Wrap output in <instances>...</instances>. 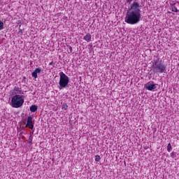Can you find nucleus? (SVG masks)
Segmentation results:
<instances>
[{"label": "nucleus", "mask_w": 179, "mask_h": 179, "mask_svg": "<svg viewBox=\"0 0 179 179\" xmlns=\"http://www.w3.org/2000/svg\"><path fill=\"white\" fill-rule=\"evenodd\" d=\"M141 6L137 1H134L131 6L130 9L127 12L124 18V22L128 24H136L141 22Z\"/></svg>", "instance_id": "f257e3e1"}, {"label": "nucleus", "mask_w": 179, "mask_h": 179, "mask_svg": "<svg viewBox=\"0 0 179 179\" xmlns=\"http://www.w3.org/2000/svg\"><path fill=\"white\" fill-rule=\"evenodd\" d=\"M152 69L155 73H164L166 72V67L162 63L160 59H154V62L152 65Z\"/></svg>", "instance_id": "f03ea898"}, {"label": "nucleus", "mask_w": 179, "mask_h": 179, "mask_svg": "<svg viewBox=\"0 0 179 179\" xmlns=\"http://www.w3.org/2000/svg\"><path fill=\"white\" fill-rule=\"evenodd\" d=\"M24 103V96L20 95H15L11 99V106L14 108H19L23 106Z\"/></svg>", "instance_id": "7ed1b4c3"}, {"label": "nucleus", "mask_w": 179, "mask_h": 179, "mask_svg": "<svg viewBox=\"0 0 179 179\" xmlns=\"http://www.w3.org/2000/svg\"><path fill=\"white\" fill-rule=\"evenodd\" d=\"M59 85L62 89H65L69 84V77L66 76L64 72L61 71L59 73Z\"/></svg>", "instance_id": "20e7f679"}, {"label": "nucleus", "mask_w": 179, "mask_h": 179, "mask_svg": "<svg viewBox=\"0 0 179 179\" xmlns=\"http://www.w3.org/2000/svg\"><path fill=\"white\" fill-rule=\"evenodd\" d=\"M26 128H29V129L34 128V125H33V117L31 116L27 117Z\"/></svg>", "instance_id": "39448f33"}, {"label": "nucleus", "mask_w": 179, "mask_h": 179, "mask_svg": "<svg viewBox=\"0 0 179 179\" xmlns=\"http://www.w3.org/2000/svg\"><path fill=\"white\" fill-rule=\"evenodd\" d=\"M145 87L147 90H150V92L157 88V87L156 86V84H152L150 83V82L145 84Z\"/></svg>", "instance_id": "423d86ee"}, {"label": "nucleus", "mask_w": 179, "mask_h": 179, "mask_svg": "<svg viewBox=\"0 0 179 179\" xmlns=\"http://www.w3.org/2000/svg\"><path fill=\"white\" fill-rule=\"evenodd\" d=\"M37 73H41V69L40 68H36L35 71L31 73L32 78H34L35 79H37Z\"/></svg>", "instance_id": "0eeeda50"}, {"label": "nucleus", "mask_w": 179, "mask_h": 179, "mask_svg": "<svg viewBox=\"0 0 179 179\" xmlns=\"http://www.w3.org/2000/svg\"><path fill=\"white\" fill-rule=\"evenodd\" d=\"M178 7H179V3H175L173 4H171L172 12H178Z\"/></svg>", "instance_id": "6e6552de"}, {"label": "nucleus", "mask_w": 179, "mask_h": 179, "mask_svg": "<svg viewBox=\"0 0 179 179\" xmlns=\"http://www.w3.org/2000/svg\"><path fill=\"white\" fill-rule=\"evenodd\" d=\"M84 40H85V41H87V43L92 41V35L88 33L85 36H84Z\"/></svg>", "instance_id": "1a4fd4ad"}, {"label": "nucleus", "mask_w": 179, "mask_h": 179, "mask_svg": "<svg viewBox=\"0 0 179 179\" xmlns=\"http://www.w3.org/2000/svg\"><path fill=\"white\" fill-rule=\"evenodd\" d=\"M37 110V106L36 105H32L31 107H30V111L31 113H36Z\"/></svg>", "instance_id": "9d476101"}, {"label": "nucleus", "mask_w": 179, "mask_h": 179, "mask_svg": "<svg viewBox=\"0 0 179 179\" xmlns=\"http://www.w3.org/2000/svg\"><path fill=\"white\" fill-rule=\"evenodd\" d=\"M62 110H65V111L68 110V104L63 103Z\"/></svg>", "instance_id": "9b49d317"}, {"label": "nucleus", "mask_w": 179, "mask_h": 179, "mask_svg": "<svg viewBox=\"0 0 179 179\" xmlns=\"http://www.w3.org/2000/svg\"><path fill=\"white\" fill-rule=\"evenodd\" d=\"M173 149V148L171 147V144L169 143L168 146H167V150L168 152H171V150Z\"/></svg>", "instance_id": "f8f14e48"}, {"label": "nucleus", "mask_w": 179, "mask_h": 179, "mask_svg": "<svg viewBox=\"0 0 179 179\" xmlns=\"http://www.w3.org/2000/svg\"><path fill=\"white\" fill-rule=\"evenodd\" d=\"M3 22L0 20V30H3Z\"/></svg>", "instance_id": "ddd939ff"}, {"label": "nucleus", "mask_w": 179, "mask_h": 179, "mask_svg": "<svg viewBox=\"0 0 179 179\" xmlns=\"http://www.w3.org/2000/svg\"><path fill=\"white\" fill-rule=\"evenodd\" d=\"M95 162H100V155L95 156Z\"/></svg>", "instance_id": "4468645a"}, {"label": "nucleus", "mask_w": 179, "mask_h": 179, "mask_svg": "<svg viewBox=\"0 0 179 179\" xmlns=\"http://www.w3.org/2000/svg\"><path fill=\"white\" fill-rule=\"evenodd\" d=\"M29 143H30L31 145V143H33V137L32 136H29Z\"/></svg>", "instance_id": "2eb2a0df"}, {"label": "nucleus", "mask_w": 179, "mask_h": 179, "mask_svg": "<svg viewBox=\"0 0 179 179\" xmlns=\"http://www.w3.org/2000/svg\"><path fill=\"white\" fill-rule=\"evenodd\" d=\"M14 90H15V92H19V87H15Z\"/></svg>", "instance_id": "dca6fc26"}, {"label": "nucleus", "mask_w": 179, "mask_h": 179, "mask_svg": "<svg viewBox=\"0 0 179 179\" xmlns=\"http://www.w3.org/2000/svg\"><path fill=\"white\" fill-rule=\"evenodd\" d=\"M69 53L72 52V46H69Z\"/></svg>", "instance_id": "f3484780"}, {"label": "nucleus", "mask_w": 179, "mask_h": 179, "mask_svg": "<svg viewBox=\"0 0 179 179\" xmlns=\"http://www.w3.org/2000/svg\"><path fill=\"white\" fill-rule=\"evenodd\" d=\"M127 3H131L132 0H125Z\"/></svg>", "instance_id": "a211bd4d"}, {"label": "nucleus", "mask_w": 179, "mask_h": 179, "mask_svg": "<svg viewBox=\"0 0 179 179\" xmlns=\"http://www.w3.org/2000/svg\"><path fill=\"white\" fill-rule=\"evenodd\" d=\"M174 155H175L174 152H171V157H174Z\"/></svg>", "instance_id": "6ab92c4d"}, {"label": "nucleus", "mask_w": 179, "mask_h": 179, "mask_svg": "<svg viewBox=\"0 0 179 179\" xmlns=\"http://www.w3.org/2000/svg\"><path fill=\"white\" fill-rule=\"evenodd\" d=\"M54 64V62H51L50 63H49V65H52Z\"/></svg>", "instance_id": "aec40b11"}]
</instances>
